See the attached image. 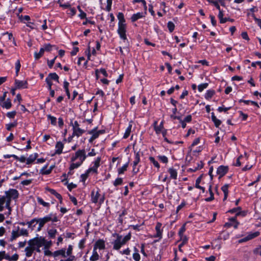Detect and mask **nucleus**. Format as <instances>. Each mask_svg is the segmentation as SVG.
Instances as JSON below:
<instances>
[{"instance_id": "f257e3e1", "label": "nucleus", "mask_w": 261, "mask_h": 261, "mask_svg": "<svg viewBox=\"0 0 261 261\" xmlns=\"http://www.w3.org/2000/svg\"><path fill=\"white\" fill-rule=\"evenodd\" d=\"M28 246L25 248V254L28 257L32 256L33 252L36 250L37 252H40V248L46 246H51L52 243L51 241H47L44 238L40 237H37L30 240L28 242Z\"/></svg>"}, {"instance_id": "f03ea898", "label": "nucleus", "mask_w": 261, "mask_h": 261, "mask_svg": "<svg viewBox=\"0 0 261 261\" xmlns=\"http://www.w3.org/2000/svg\"><path fill=\"white\" fill-rule=\"evenodd\" d=\"M5 195H0V212L5 208L8 210L5 215L8 217L11 213L12 208L10 203L12 200H15L18 197V192L16 189H10L5 192Z\"/></svg>"}, {"instance_id": "7ed1b4c3", "label": "nucleus", "mask_w": 261, "mask_h": 261, "mask_svg": "<svg viewBox=\"0 0 261 261\" xmlns=\"http://www.w3.org/2000/svg\"><path fill=\"white\" fill-rule=\"evenodd\" d=\"M73 249V246L69 245L67 249L63 248L54 251L53 252V257L56 259L68 257L66 259H61L59 261H73L75 259V256L72 255Z\"/></svg>"}, {"instance_id": "20e7f679", "label": "nucleus", "mask_w": 261, "mask_h": 261, "mask_svg": "<svg viewBox=\"0 0 261 261\" xmlns=\"http://www.w3.org/2000/svg\"><path fill=\"white\" fill-rule=\"evenodd\" d=\"M87 155L85 149H79L71 158V164L69 169L70 170L79 167L86 160Z\"/></svg>"}, {"instance_id": "39448f33", "label": "nucleus", "mask_w": 261, "mask_h": 261, "mask_svg": "<svg viewBox=\"0 0 261 261\" xmlns=\"http://www.w3.org/2000/svg\"><path fill=\"white\" fill-rule=\"evenodd\" d=\"M117 18L119 20L117 33L118 34L120 38L123 40L124 43H125L127 41L126 34V24L125 23V20L124 19L123 14L121 12H119L117 15Z\"/></svg>"}, {"instance_id": "423d86ee", "label": "nucleus", "mask_w": 261, "mask_h": 261, "mask_svg": "<svg viewBox=\"0 0 261 261\" xmlns=\"http://www.w3.org/2000/svg\"><path fill=\"white\" fill-rule=\"evenodd\" d=\"M130 238L131 234L130 233L124 237L121 235L117 234L116 239L112 243L113 249L116 250H119L123 245H125L130 239Z\"/></svg>"}, {"instance_id": "0eeeda50", "label": "nucleus", "mask_w": 261, "mask_h": 261, "mask_svg": "<svg viewBox=\"0 0 261 261\" xmlns=\"http://www.w3.org/2000/svg\"><path fill=\"white\" fill-rule=\"evenodd\" d=\"M18 259L19 255L17 253L10 255L5 251H0V261H17Z\"/></svg>"}, {"instance_id": "6e6552de", "label": "nucleus", "mask_w": 261, "mask_h": 261, "mask_svg": "<svg viewBox=\"0 0 261 261\" xmlns=\"http://www.w3.org/2000/svg\"><path fill=\"white\" fill-rule=\"evenodd\" d=\"M70 124L72 126V136H76L79 137L84 133L85 130L80 127L79 124L77 121H74V122L71 121Z\"/></svg>"}, {"instance_id": "1a4fd4ad", "label": "nucleus", "mask_w": 261, "mask_h": 261, "mask_svg": "<svg viewBox=\"0 0 261 261\" xmlns=\"http://www.w3.org/2000/svg\"><path fill=\"white\" fill-rule=\"evenodd\" d=\"M91 201L93 203H96L99 202L101 204L104 201V196L99 194L98 191L93 190L91 194Z\"/></svg>"}, {"instance_id": "9d476101", "label": "nucleus", "mask_w": 261, "mask_h": 261, "mask_svg": "<svg viewBox=\"0 0 261 261\" xmlns=\"http://www.w3.org/2000/svg\"><path fill=\"white\" fill-rule=\"evenodd\" d=\"M34 223H35V224L38 223V227L37 228V231H39L41 230V229L42 228V227L44 226V225H45V224L46 223L45 222L44 220H43V219L42 218H34V219L31 220L30 221L28 222L27 223V224L28 226H31Z\"/></svg>"}, {"instance_id": "9b49d317", "label": "nucleus", "mask_w": 261, "mask_h": 261, "mask_svg": "<svg viewBox=\"0 0 261 261\" xmlns=\"http://www.w3.org/2000/svg\"><path fill=\"white\" fill-rule=\"evenodd\" d=\"M101 161L100 157H97L94 161L92 162L93 166L88 169V172H92L96 173L97 172V168L100 166Z\"/></svg>"}, {"instance_id": "f8f14e48", "label": "nucleus", "mask_w": 261, "mask_h": 261, "mask_svg": "<svg viewBox=\"0 0 261 261\" xmlns=\"http://www.w3.org/2000/svg\"><path fill=\"white\" fill-rule=\"evenodd\" d=\"M42 218L43 219L46 223L50 221L52 222H56L58 221V219L56 214H54L53 213H50L49 214L44 216Z\"/></svg>"}, {"instance_id": "ddd939ff", "label": "nucleus", "mask_w": 261, "mask_h": 261, "mask_svg": "<svg viewBox=\"0 0 261 261\" xmlns=\"http://www.w3.org/2000/svg\"><path fill=\"white\" fill-rule=\"evenodd\" d=\"M106 248V244L104 240L102 239H99L95 243L94 245L93 248L95 249V250H102L105 249Z\"/></svg>"}, {"instance_id": "4468645a", "label": "nucleus", "mask_w": 261, "mask_h": 261, "mask_svg": "<svg viewBox=\"0 0 261 261\" xmlns=\"http://www.w3.org/2000/svg\"><path fill=\"white\" fill-rule=\"evenodd\" d=\"M38 156V154L37 153H34L30 154L29 156L27 158L26 164L28 165V167H29L36 160H37Z\"/></svg>"}, {"instance_id": "2eb2a0df", "label": "nucleus", "mask_w": 261, "mask_h": 261, "mask_svg": "<svg viewBox=\"0 0 261 261\" xmlns=\"http://www.w3.org/2000/svg\"><path fill=\"white\" fill-rule=\"evenodd\" d=\"M228 172V167L224 166H219L217 170V173L219 176V178L223 176Z\"/></svg>"}, {"instance_id": "dca6fc26", "label": "nucleus", "mask_w": 261, "mask_h": 261, "mask_svg": "<svg viewBox=\"0 0 261 261\" xmlns=\"http://www.w3.org/2000/svg\"><path fill=\"white\" fill-rule=\"evenodd\" d=\"M15 84L17 89H24L27 88L28 82L27 81L15 80Z\"/></svg>"}, {"instance_id": "f3484780", "label": "nucleus", "mask_w": 261, "mask_h": 261, "mask_svg": "<svg viewBox=\"0 0 261 261\" xmlns=\"http://www.w3.org/2000/svg\"><path fill=\"white\" fill-rule=\"evenodd\" d=\"M63 148L64 144L61 141L57 142L55 146V154H61L62 153Z\"/></svg>"}, {"instance_id": "a211bd4d", "label": "nucleus", "mask_w": 261, "mask_h": 261, "mask_svg": "<svg viewBox=\"0 0 261 261\" xmlns=\"http://www.w3.org/2000/svg\"><path fill=\"white\" fill-rule=\"evenodd\" d=\"M54 167V165H51L49 168H48L47 165H46L41 169L40 173L43 175H48L51 173Z\"/></svg>"}, {"instance_id": "6ab92c4d", "label": "nucleus", "mask_w": 261, "mask_h": 261, "mask_svg": "<svg viewBox=\"0 0 261 261\" xmlns=\"http://www.w3.org/2000/svg\"><path fill=\"white\" fill-rule=\"evenodd\" d=\"M140 161V154H139V152H137L135 154V160L133 162V171L135 173H137L138 172V171H139V169H136V167L138 165V164L139 163Z\"/></svg>"}, {"instance_id": "aec40b11", "label": "nucleus", "mask_w": 261, "mask_h": 261, "mask_svg": "<svg viewBox=\"0 0 261 261\" xmlns=\"http://www.w3.org/2000/svg\"><path fill=\"white\" fill-rule=\"evenodd\" d=\"M162 227V224L160 222H158L155 226V230L156 234L154 235V237L155 238H160L161 239L162 238V231L161 230Z\"/></svg>"}, {"instance_id": "412c9836", "label": "nucleus", "mask_w": 261, "mask_h": 261, "mask_svg": "<svg viewBox=\"0 0 261 261\" xmlns=\"http://www.w3.org/2000/svg\"><path fill=\"white\" fill-rule=\"evenodd\" d=\"M104 133L103 130H97L96 128H94L92 129L89 132V134H91L93 138H94L95 139L97 138L100 134H102Z\"/></svg>"}, {"instance_id": "4be33fe9", "label": "nucleus", "mask_w": 261, "mask_h": 261, "mask_svg": "<svg viewBox=\"0 0 261 261\" xmlns=\"http://www.w3.org/2000/svg\"><path fill=\"white\" fill-rule=\"evenodd\" d=\"M168 171L170 174L171 178L173 179H176L177 177V170L173 168H170L168 169Z\"/></svg>"}, {"instance_id": "5701e85b", "label": "nucleus", "mask_w": 261, "mask_h": 261, "mask_svg": "<svg viewBox=\"0 0 261 261\" xmlns=\"http://www.w3.org/2000/svg\"><path fill=\"white\" fill-rule=\"evenodd\" d=\"M157 121H155L154 122V130L157 134H159L163 129V122L162 121L158 126L157 125Z\"/></svg>"}, {"instance_id": "b1692460", "label": "nucleus", "mask_w": 261, "mask_h": 261, "mask_svg": "<svg viewBox=\"0 0 261 261\" xmlns=\"http://www.w3.org/2000/svg\"><path fill=\"white\" fill-rule=\"evenodd\" d=\"M132 122L130 121L129 122L128 126L126 128V129L125 131V133L124 134V135H123L124 139H126L129 136L130 133L132 132Z\"/></svg>"}, {"instance_id": "393cba45", "label": "nucleus", "mask_w": 261, "mask_h": 261, "mask_svg": "<svg viewBox=\"0 0 261 261\" xmlns=\"http://www.w3.org/2000/svg\"><path fill=\"white\" fill-rule=\"evenodd\" d=\"M0 105L6 109H9L11 106L12 103L10 99H7L6 101L0 102Z\"/></svg>"}, {"instance_id": "a878e982", "label": "nucleus", "mask_w": 261, "mask_h": 261, "mask_svg": "<svg viewBox=\"0 0 261 261\" xmlns=\"http://www.w3.org/2000/svg\"><path fill=\"white\" fill-rule=\"evenodd\" d=\"M99 258V255L97 251V250H95V249L93 248L92 255L90 257V260L91 261H96L98 260Z\"/></svg>"}, {"instance_id": "bb28decb", "label": "nucleus", "mask_w": 261, "mask_h": 261, "mask_svg": "<svg viewBox=\"0 0 261 261\" xmlns=\"http://www.w3.org/2000/svg\"><path fill=\"white\" fill-rule=\"evenodd\" d=\"M46 190L49 192L51 194L55 195L57 199L61 201L62 199V196L59 193L57 192L56 190L49 188H46Z\"/></svg>"}, {"instance_id": "cd10ccee", "label": "nucleus", "mask_w": 261, "mask_h": 261, "mask_svg": "<svg viewBox=\"0 0 261 261\" xmlns=\"http://www.w3.org/2000/svg\"><path fill=\"white\" fill-rule=\"evenodd\" d=\"M57 233V230L55 228L50 229L47 231L48 236L49 238L51 239L55 238Z\"/></svg>"}, {"instance_id": "c85d7f7f", "label": "nucleus", "mask_w": 261, "mask_h": 261, "mask_svg": "<svg viewBox=\"0 0 261 261\" xmlns=\"http://www.w3.org/2000/svg\"><path fill=\"white\" fill-rule=\"evenodd\" d=\"M143 17V15L142 13L138 12L136 14H134L131 17V20L133 22H135L138 19Z\"/></svg>"}, {"instance_id": "c756f323", "label": "nucleus", "mask_w": 261, "mask_h": 261, "mask_svg": "<svg viewBox=\"0 0 261 261\" xmlns=\"http://www.w3.org/2000/svg\"><path fill=\"white\" fill-rule=\"evenodd\" d=\"M260 234V232L259 231H255L254 232H250L248 233L247 236V239L248 240H251L257 237H258Z\"/></svg>"}, {"instance_id": "7c9ffc66", "label": "nucleus", "mask_w": 261, "mask_h": 261, "mask_svg": "<svg viewBox=\"0 0 261 261\" xmlns=\"http://www.w3.org/2000/svg\"><path fill=\"white\" fill-rule=\"evenodd\" d=\"M228 185L226 184L222 187L221 190L224 193V197L223 198V200H225L226 199L227 196H228Z\"/></svg>"}, {"instance_id": "2f4dec72", "label": "nucleus", "mask_w": 261, "mask_h": 261, "mask_svg": "<svg viewBox=\"0 0 261 261\" xmlns=\"http://www.w3.org/2000/svg\"><path fill=\"white\" fill-rule=\"evenodd\" d=\"M215 92L214 90H208L205 94L204 97L206 99H211L215 94Z\"/></svg>"}, {"instance_id": "473e14b6", "label": "nucleus", "mask_w": 261, "mask_h": 261, "mask_svg": "<svg viewBox=\"0 0 261 261\" xmlns=\"http://www.w3.org/2000/svg\"><path fill=\"white\" fill-rule=\"evenodd\" d=\"M219 14L218 15V18L220 19V22L221 23H225L227 21V18H223V11L220 9V10H219Z\"/></svg>"}, {"instance_id": "72a5a7b5", "label": "nucleus", "mask_w": 261, "mask_h": 261, "mask_svg": "<svg viewBox=\"0 0 261 261\" xmlns=\"http://www.w3.org/2000/svg\"><path fill=\"white\" fill-rule=\"evenodd\" d=\"M86 54H87V58L88 60H91V55L95 56L96 55V50L95 48H93L92 50V53H90V47H88V50L86 51Z\"/></svg>"}, {"instance_id": "f704fd0d", "label": "nucleus", "mask_w": 261, "mask_h": 261, "mask_svg": "<svg viewBox=\"0 0 261 261\" xmlns=\"http://www.w3.org/2000/svg\"><path fill=\"white\" fill-rule=\"evenodd\" d=\"M128 166V162L125 164L121 168H119L118 169V174H123L124 172L127 170V169Z\"/></svg>"}, {"instance_id": "c9c22d12", "label": "nucleus", "mask_w": 261, "mask_h": 261, "mask_svg": "<svg viewBox=\"0 0 261 261\" xmlns=\"http://www.w3.org/2000/svg\"><path fill=\"white\" fill-rule=\"evenodd\" d=\"M47 78H49L50 80H55L57 82H59V76L56 73H49L47 77Z\"/></svg>"}, {"instance_id": "e433bc0d", "label": "nucleus", "mask_w": 261, "mask_h": 261, "mask_svg": "<svg viewBox=\"0 0 261 261\" xmlns=\"http://www.w3.org/2000/svg\"><path fill=\"white\" fill-rule=\"evenodd\" d=\"M212 119L213 121L214 122L215 126L216 127H219L221 123V121L216 118L213 113H212Z\"/></svg>"}, {"instance_id": "4c0bfd02", "label": "nucleus", "mask_w": 261, "mask_h": 261, "mask_svg": "<svg viewBox=\"0 0 261 261\" xmlns=\"http://www.w3.org/2000/svg\"><path fill=\"white\" fill-rule=\"evenodd\" d=\"M50 246H46V245H44V246L43 247L44 253L45 255L53 256V252H51L48 249Z\"/></svg>"}, {"instance_id": "58836bf2", "label": "nucleus", "mask_w": 261, "mask_h": 261, "mask_svg": "<svg viewBox=\"0 0 261 261\" xmlns=\"http://www.w3.org/2000/svg\"><path fill=\"white\" fill-rule=\"evenodd\" d=\"M20 235L19 234L18 230H12L11 232V241H13L14 240H15L17 238L19 237Z\"/></svg>"}, {"instance_id": "ea45409f", "label": "nucleus", "mask_w": 261, "mask_h": 261, "mask_svg": "<svg viewBox=\"0 0 261 261\" xmlns=\"http://www.w3.org/2000/svg\"><path fill=\"white\" fill-rule=\"evenodd\" d=\"M44 53V49L43 48H41L38 53H35L34 57L36 59H39L40 58L42 57Z\"/></svg>"}, {"instance_id": "a19ab883", "label": "nucleus", "mask_w": 261, "mask_h": 261, "mask_svg": "<svg viewBox=\"0 0 261 261\" xmlns=\"http://www.w3.org/2000/svg\"><path fill=\"white\" fill-rule=\"evenodd\" d=\"M69 85V83L68 82H67L66 81H65L64 82V85H63L64 88L65 90L67 95L68 97V98H70V92H69V91L68 89Z\"/></svg>"}, {"instance_id": "79ce46f5", "label": "nucleus", "mask_w": 261, "mask_h": 261, "mask_svg": "<svg viewBox=\"0 0 261 261\" xmlns=\"http://www.w3.org/2000/svg\"><path fill=\"white\" fill-rule=\"evenodd\" d=\"M37 199L38 202L43 206L47 207H48L50 206L49 203L44 201V200L41 198L38 197Z\"/></svg>"}, {"instance_id": "37998d69", "label": "nucleus", "mask_w": 261, "mask_h": 261, "mask_svg": "<svg viewBox=\"0 0 261 261\" xmlns=\"http://www.w3.org/2000/svg\"><path fill=\"white\" fill-rule=\"evenodd\" d=\"M149 160L156 168H157L158 169H160V164H159L158 162L156 161L153 157L150 156L149 158Z\"/></svg>"}, {"instance_id": "c03bdc74", "label": "nucleus", "mask_w": 261, "mask_h": 261, "mask_svg": "<svg viewBox=\"0 0 261 261\" xmlns=\"http://www.w3.org/2000/svg\"><path fill=\"white\" fill-rule=\"evenodd\" d=\"M47 119L50 121V123L52 125H55L57 123V119L55 117L53 116L50 115H48L47 116Z\"/></svg>"}, {"instance_id": "a18cd8bd", "label": "nucleus", "mask_w": 261, "mask_h": 261, "mask_svg": "<svg viewBox=\"0 0 261 261\" xmlns=\"http://www.w3.org/2000/svg\"><path fill=\"white\" fill-rule=\"evenodd\" d=\"M200 181H201V177H199L196 180L195 187L201 190L202 191V192H204V188L203 187L200 186V185H199V184H200Z\"/></svg>"}, {"instance_id": "49530a36", "label": "nucleus", "mask_w": 261, "mask_h": 261, "mask_svg": "<svg viewBox=\"0 0 261 261\" xmlns=\"http://www.w3.org/2000/svg\"><path fill=\"white\" fill-rule=\"evenodd\" d=\"M76 12V11L74 8H71L70 7V8H69V10L67 12V13L70 16H73L75 15Z\"/></svg>"}, {"instance_id": "de8ad7c7", "label": "nucleus", "mask_w": 261, "mask_h": 261, "mask_svg": "<svg viewBox=\"0 0 261 261\" xmlns=\"http://www.w3.org/2000/svg\"><path fill=\"white\" fill-rule=\"evenodd\" d=\"M133 257L135 261H139L140 259V255L136 248L135 252L133 253Z\"/></svg>"}, {"instance_id": "09e8293b", "label": "nucleus", "mask_w": 261, "mask_h": 261, "mask_svg": "<svg viewBox=\"0 0 261 261\" xmlns=\"http://www.w3.org/2000/svg\"><path fill=\"white\" fill-rule=\"evenodd\" d=\"M20 67H21V64H20V61L19 60H18L15 63V70H16V76H17L18 74V72L20 70Z\"/></svg>"}, {"instance_id": "8fccbe9b", "label": "nucleus", "mask_w": 261, "mask_h": 261, "mask_svg": "<svg viewBox=\"0 0 261 261\" xmlns=\"http://www.w3.org/2000/svg\"><path fill=\"white\" fill-rule=\"evenodd\" d=\"M208 86L207 83H203L201 84H200L198 86V91L201 92H202L204 89H206Z\"/></svg>"}, {"instance_id": "3c124183", "label": "nucleus", "mask_w": 261, "mask_h": 261, "mask_svg": "<svg viewBox=\"0 0 261 261\" xmlns=\"http://www.w3.org/2000/svg\"><path fill=\"white\" fill-rule=\"evenodd\" d=\"M241 207H238L237 208H232V209L229 210V212H230L231 213H236L237 215H239L241 213Z\"/></svg>"}, {"instance_id": "603ef678", "label": "nucleus", "mask_w": 261, "mask_h": 261, "mask_svg": "<svg viewBox=\"0 0 261 261\" xmlns=\"http://www.w3.org/2000/svg\"><path fill=\"white\" fill-rule=\"evenodd\" d=\"M159 160L163 163H167L168 162V158L165 155H159L158 156Z\"/></svg>"}, {"instance_id": "864d4df0", "label": "nucleus", "mask_w": 261, "mask_h": 261, "mask_svg": "<svg viewBox=\"0 0 261 261\" xmlns=\"http://www.w3.org/2000/svg\"><path fill=\"white\" fill-rule=\"evenodd\" d=\"M207 1H208L210 3L213 4V5H214L216 7V8H217L218 10H220V5H219V2H218V0H217V1H215V0H207Z\"/></svg>"}, {"instance_id": "5fc2aeb1", "label": "nucleus", "mask_w": 261, "mask_h": 261, "mask_svg": "<svg viewBox=\"0 0 261 261\" xmlns=\"http://www.w3.org/2000/svg\"><path fill=\"white\" fill-rule=\"evenodd\" d=\"M167 27H168V28L170 32H172L173 31V30H174V28H175L174 24L171 21H169L168 22Z\"/></svg>"}, {"instance_id": "6e6d98bb", "label": "nucleus", "mask_w": 261, "mask_h": 261, "mask_svg": "<svg viewBox=\"0 0 261 261\" xmlns=\"http://www.w3.org/2000/svg\"><path fill=\"white\" fill-rule=\"evenodd\" d=\"M86 242V239H83L81 240L78 244V247L80 249H83L85 247V244Z\"/></svg>"}, {"instance_id": "4d7b16f0", "label": "nucleus", "mask_w": 261, "mask_h": 261, "mask_svg": "<svg viewBox=\"0 0 261 261\" xmlns=\"http://www.w3.org/2000/svg\"><path fill=\"white\" fill-rule=\"evenodd\" d=\"M230 221L232 222V225L233 226L234 228H237L238 227V225L239 224V223L236 221V219L235 218H231L230 219Z\"/></svg>"}, {"instance_id": "13d9d810", "label": "nucleus", "mask_w": 261, "mask_h": 261, "mask_svg": "<svg viewBox=\"0 0 261 261\" xmlns=\"http://www.w3.org/2000/svg\"><path fill=\"white\" fill-rule=\"evenodd\" d=\"M17 123L16 122H14L13 123H10L7 124L6 125V128H7V130H10L12 129V128L15 127L17 125Z\"/></svg>"}, {"instance_id": "bf43d9fd", "label": "nucleus", "mask_w": 261, "mask_h": 261, "mask_svg": "<svg viewBox=\"0 0 261 261\" xmlns=\"http://www.w3.org/2000/svg\"><path fill=\"white\" fill-rule=\"evenodd\" d=\"M19 234L20 236H28L29 234L28 231L24 228L21 229L19 231H18Z\"/></svg>"}, {"instance_id": "052dcab7", "label": "nucleus", "mask_w": 261, "mask_h": 261, "mask_svg": "<svg viewBox=\"0 0 261 261\" xmlns=\"http://www.w3.org/2000/svg\"><path fill=\"white\" fill-rule=\"evenodd\" d=\"M123 180L121 178H116L113 182V185L115 186H117L118 185H120L122 184Z\"/></svg>"}, {"instance_id": "680f3d73", "label": "nucleus", "mask_w": 261, "mask_h": 261, "mask_svg": "<svg viewBox=\"0 0 261 261\" xmlns=\"http://www.w3.org/2000/svg\"><path fill=\"white\" fill-rule=\"evenodd\" d=\"M96 75L98 72H100L101 74H102L105 76L107 77L108 76V73H107L106 70L103 68H101L99 70L97 69L96 71Z\"/></svg>"}, {"instance_id": "e2e57ef3", "label": "nucleus", "mask_w": 261, "mask_h": 261, "mask_svg": "<svg viewBox=\"0 0 261 261\" xmlns=\"http://www.w3.org/2000/svg\"><path fill=\"white\" fill-rule=\"evenodd\" d=\"M112 4V0L107 1V6L106 9L107 11L109 12L111 9V6Z\"/></svg>"}, {"instance_id": "0e129e2a", "label": "nucleus", "mask_w": 261, "mask_h": 261, "mask_svg": "<svg viewBox=\"0 0 261 261\" xmlns=\"http://www.w3.org/2000/svg\"><path fill=\"white\" fill-rule=\"evenodd\" d=\"M186 230L185 226L183 225L179 229L178 231V234L180 236V238L182 239V237H184V233Z\"/></svg>"}, {"instance_id": "69168bd1", "label": "nucleus", "mask_w": 261, "mask_h": 261, "mask_svg": "<svg viewBox=\"0 0 261 261\" xmlns=\"http://www.w3.org/2000/svg\"><path fill=\"white\" fill-rule=\"evenodd\" d=\"M16 111H12L8 112L7 114V116L10 118H12L15 117L16 115Z\"/></svg>"}, {"instance_id": "338daca9", "label": "nucleus", "mask_w": 261, "mask_h": 261, "mask_svg": "<svg viewBox=\"0 0 261 261\" xmlns=\"http://www.w3.org/2000/svg\"><path fill=\"white\" fill-rule=\"evenodd\" d=\"M254 253L261 256V246H258L254 250Z\"/></svg>"}, {"instance_id": "774afa93", "label": "nucleus", "mask_w": 261, "mask_h": 261, "mask_svg": "<svg viewBox=\"0 0 261 261\" xmlns=\"http://www.w3.org/2000/svg\"><path fill=\"white\" fill-rule=\"evenodd\" d=\"M252 16L254 18V19L255 20V22H256V23L258 24V25L260 27V28L261 29V19H258V18H257L254 15H252Z\"/></svg>"}]
</instances>
